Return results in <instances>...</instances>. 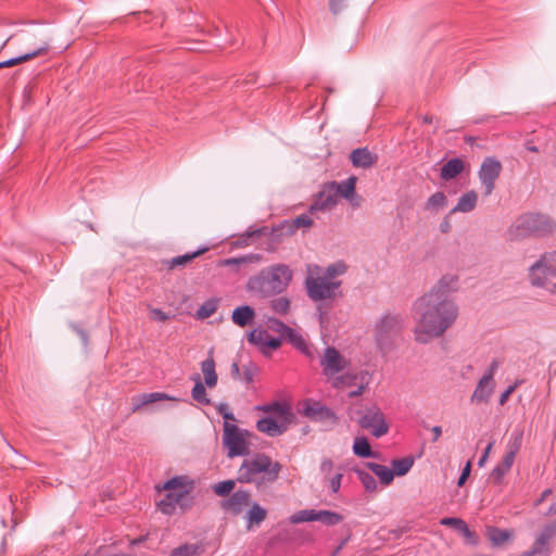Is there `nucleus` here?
Returning a JSON list of instances; mask_svg holds the SVG:
<instances>
[{"label": "nucleus", "mask_w": 556, "mask_h": 556, "mask_svg": "<svg viewBox=\"0 0 556 556\" xmlns=\"http://www.w3.org/2000/svg\"><path fill=\"white\" fill-rule=\"evenodd\" d=\"M346 270V266L344 263H336L332 265H329L324 274V276L328 277L331 280H334L333 278L337 275H342Z\"/></svg>", "instance_id": "nucleus-53"}, {"label": "nucleus", "mask_w": 556, "mask_h": 556, "mask_svg": "<svg viewBox=\"0 0 556 556\" xmlns=\"http://www.w3.org/2000/svg\"><path fill=\"white\" fill-rule=\"evenodd\" d=\"M502 163L493 156H488L482 161L478 170V177L484 188V195H490L495 189V182L502 173Z\"/></svg>", "instance_id": "nucleus-11"}, {"label": "nucleus", "mask_w": 556, "mask_h": 556, "mask_svg": "<svg viewBox=\"0 0 556 556\" xmlns=\"http://www.w3.org/2000/svg\"><path fill=\"white\" fill-rule=\"evenodd\" d=\"M152 315L154 319H157L160 321H166L169 319V316L160 308L152 309Z\"/></svg>", "instance_id": "nucleus-59"}, {"label": "nucleus", "mask_w": 556, "mask_h": 556, "mask_svg": "<svg viewBox=\"0 0 556 556\" xmlns=\"http://www.w3.org/2000/svg\"><path fill=\"white\" fill-rule=\"evenodd\" d=\"M155 489L159 492L165 491L174 495V501L184 510L191 506L189 497L194 489V482L188 476H175L162 485H156Z\"/></svg>", "instance_id": "nucleus-8"}, {"label": "nucleus", "mask_w": 556, "mask_h": 556, "mask_svg": "<svg viewBox=\"0 0 556 556\" xmlns=\"http://www.w3.org/2000/svg\"><path fill=\"white\" fill-rule=\"evenodd\" d=\"M367 467L380 479L384 485H389L394 479V471L384 465L367 463Z\"/></svg>", "instance_id": "nucleus-29"}, {"label": "nucleus", "mask_w": 556, "mask_h": 556, "mask_svg": "<svg viewBox=\"0 0 556 556\" xmlns=\"http://www.w3.org/2000/svg\"><path fill=\"white\" fill-rule=\"evenodd\" d=\"M522 443V432H514L507 443V450L502 460L493 468L491 478L495 482H501L505 475L514 465L516 455L518 454Z\"/></svg>", "instance_id": "nucleus-9"}, {"label": "nucleus", "mask_w": 556, "mask_h": 556, "mask_svg": "<svg viewBox=\"0 0 556 556\" xmlns=\"http://www.w3.org/2000/svg\"><path fill=\"white\" fill-rule=\"evenodd\" d=\"M313 225V219L308 214H301L292 222L285 220V227H287V235H293L295 230L301 227H311Z\"/></svg>", "instance_id": "nucleus-35"}, {"label": "nucleus", "mask_w": 556, "mask_h": 556, "mask_svg": "<svg viewBox=\"0 0 556 556\" xmlns=\"http://www.w3.org/2000/svg\"><path fill=\"white\" fill-rule=\"evenodd\" d=\"M223 443L227 448V456L230 458L248 453L245 439L236 425L224 424Z\"/></svg>", "instance_id": "nucleus-10"}, {"label": "nucleus", "mask_w": 556, "mask_h": 556, "mask_svg": "<svg viewBox=\"0 0 556 556\" xmlns=\"http://www.w3.org/2000/svg\"><path fill=\"white\" fill-rule=\"evenodd\" d=\"M350 160L354 167L368 168L377 162V155L367 148H357L351 152Z\"/></svg>", "instance_id": "nucleus-20"}, {"label": "nucleus", "mask_w": 556, "mask_h": 556, "mask_svg": "<svg viewBox=\"0 0 556 556\" xmlns=\"http://www.w3.org/2000/svg\"><path fill=\"white\" fill-rule=\"evenodd\" d=\"M493 388L494 382L490 381V376H482L471 395V402H488L493 392Z\"/></svg>", "instance_id": "nucleus-22"}, {"label": "nucleus", "mask_w": 556, "mask_h": 556, "mask_svg": "<svg viewBox=\"0 0 556 556\" xmlns=\"http://www.w3.org/2000/svg\"><path fill=\"white\" fill-rule=\"evenodd\" d=\"M316 510L315 509H302L290 516L289 520L293 525L315 521Z\"/></svg>", "instance_id": "nucleus-43"}, {"label": "nucleus", "mask_w": 556, "mask_h": 556, "mask_svg": "<svg viewBox=\"0 0 556 556\" xmlns=\"http://www.w3.org/2000/svg\"><path fill=\"white\" fill-rule=\"evenodd\" d=\"M157 508L165 515H173L178 506V503L174 501V495L166 492L165 496L156 503Z\"/></svg>", "instance_id": "nucleus-41"}, {"label": "nucleus", "mask_w": 556, "mask_h": 556, "mask_svg": "<svg viewBox=\"0 0 556 556\" xmlns=\"http://www.w3.org/2000/svg\"><path fill=\"white\" fill-rule=\"evenodd\" d=\"M267 327L270 330L280 333L281 338H285L288 330L290 329L289 326H287L285 323H282L281 320L277 319V318H269L267 320Z\"/></svg>", "instance_id": "nucleus-51"}, {"label": "nucleus", "mask_w": 556, "mask_h": 556, "mask_svg": "<svg viewBox=\"0 0 556 556\" xmlns=\"http://www.w3.org/2000/svg\"><path fill=\"white\" fill-rule=\"evenodd\" d=\"M292 278L293 273L287 264H274L250 277L247 290L257 298L267 299L286 291Z\"/></svg>", "instance_id": "nucleus-2"}, {"label": "nucleus", "mask_w": 556, "mask_h": 556, "mask_svg": "<svg viewBox=\"0 0 556 556\" xmlns=\"http://www.w3.org/2000/svg\"><path fill=\"white\" fill-rule=\"evenodd\" d=\"M356 180L355 176H351L341 182H331L338 198L346 199L353 206H358L361 202V197L355 194Z\"/></svg>", "instance_id": "nucleus-19"}, {"label": "nucleus", "mask_w": 556, "mask_h": 556, "mask_svg": "<svg viewBox=\"0 0 556 556\" xmlns=\"http://www.w3.org/2000/svg\"><path fill=\"white\" fill-rule=\"evenodd\" d=\"M48 47H41V48H38L31 52H28V53H25V54H22L20 56H16V58H12V59H9L7 61H3V62H0V68H3V67H11V66H15L17 64H21L23 62H27L29 60H33L34 58L36 56H40V55H43L48 52Z\"/></svg>", "instance_id": "nucleus-28"}, {"label": "nucleus", "mask_w": 556, "mask_h": 556, "mask_svg": "<svg viewBox=\"0 0 556 556\" xmlns=\"http://www.w3.org/2000/svg\"><path fill=\"white\" fill-rule=\"evenodd\" d=\"M255 409L266 414L257 420L256 429L268 437L275 438L283 434L294 419L292 406L286 401H273L256 405Z\"/></svg>", "instance_id": "nucleus-4"}, {"label": "nucleus", "mask_w": 556, "mask_h": 556, "mask_svg": "<svg viewBox=\"0 0 556 556\" xmlns=\"http://www.w3.org/2000/svg\"><path fill=\"white\" fill-rule=\"evenodd\" d=\"M530 281L533 286L556 292V251L543 254L530 267Z\"/></svg>", "instance_id": "nucleus-6"}, {"label": "nucleus", "mask_w": 556, "mask_h": 556, "mask_svg": "<svg viewBox=\"0 0 556 556\" xmlns=\"http://www.w3.org/2000/svg\"><path fill=\"white\" fill-rule=\"evenodd\" d=\"M403 327V320L397 315L387 314L376 325V340L382 344L390 337L397 334Z\"/></svg>", "instance_id": "nucleus-17"}, {"label": "nucleus", "mask_w": 556, "mask_h": 556, "mask_svg": "<svg viewBox=\"0 0 556 556\" xmlns=\"http://www.w3.org/2000/svg\"><path fill=\"white\" fill-rule=\"evenodd\" d=\"M343 1L344 0H330L329 7L333 14H338L342 10Z\"/></svg>", "instance_id": "nucleus-60"}, {"label": "nucleus", "mask_w": 556, "mask_h": 556, "mask_svg": "<svg viewBox=\"0 0 556 556\" xmlns=\"http://www.w3.org/2000/svg\"><path fill=\"white\" fill-rule=\"evenodd\" d=\"M446 204V197L443 192L438 191L433 193L428 200H427V208H439L443 207Z\"/></svg>", "instance_id": "nucleus-50"}, {"label": "nucleus", "mask_w": 556, "mask_h": 556, "mask_svg": "<svg viewBox=\"0 0 556 556\" xmlns=\"http://www.w3.org/2000/svg\"><path fill=\"white\" fill-rule=\"evenodd\" d=\"M295 349L301 351L303 354L311 356L308 344L303 339L302 334L294 329L290 328L285 337Z\"/></svg>", "instance_id": "nucleus-31"}, {"label": "nucleus", "mask_w": 556, "mask_h": 556, "mask_svg": "<svg viewBox=\"0 0 556 556\" xmlns=\"http://www.w3.org/2000/svg\"><path fill=\"white\" fill-rule=\"evenodd\" d=\"M198 551L199 546L195 544H182L174 548L170 556H195Z\"/></svg>", "instance_id": "nucleus-49"}, {"label": "nucleus", "mask_w": 556, "mask_h": 556, "mask_svg": "<svg viewBox=\"0 0 556 556\" xmlns=\"http://www.w3.org/2000/svg\"><path fill=\"white\" fill-rule=\"evenodd\" d=\"M392 470L394 471V476H404L406 475L414 465V458L410 456H406L399 459H393L392 463Z\"/></svg>", "instance_id": "nucleus-40"}, {"label": "nucleus", "mask_w": 556, "mask_h": 556, "mask_svg": "<svg viewBox=\"0 0 556 556\" xmlns=\"http://www.w3.org/2000/svg\"><path fill=\"white\" fill-rule=\"evenodd\" d=\"M235 485L236 481L229 479L215 483L212 489L216 495L226 497L231 495L230 493L235 489Z\"/></svg>", "instance_id": "nucleus-45"}, {"label": "nucleus", "mask_w": 556, "mask_h": 556, "mask_svg": "<svg viewBox=\"0 0 556 556\" xmlns=\"http://www.w3.org/2000/svg\"><path fill=\"white\" fill-rule=\"evenodd\" d=\"M170 397L162 392L144 393L139 395L137 399H132V412H137L142 406L163 400H169Z\"/></svg>", "instance_id": "nucleus-27"}, {"label": "nucleus", "mask_w": 556, "mask_h": 556, "mask_svg": "<svg viewBox=\"0 0 556 556\" xmlns=\"http://www.w3.org/2000/svg\"><path fill=\"white\" fill-rule=\"evenodd\" d=\"M516 386H509L500 396V404H504L508 397L510 396V394L514 392Z\"/></svg>", "instance_id": "nucleus-63"}, {"label": "nucleus", "mask_w": 556, "mask_h": 556, "mask_svg": "<svg viewBox=\"0 0 556 556\" xmlns=\"http://www.w3.org/2000/svg\"><path fill=\"white\" fill-rule=\"evenodd\" d=\"M498 366H500V363L496 359L492 361L488 371L483 376H490V381L494 382L493 377H494V374L496 372Z\"/></svg>", "instance_id": "nucleus-61"}, {"label": "nucleus", "mask_w": 556, "mask_h": 556, "mask_svg": "<svg viewBox=\"0 0 556 556\" xmlns=\"http://www.w3.org/2000/svg\"><path fill=\"white\" fill-rule=\"evenodd\" d=\"M342 477V473H336L329 479V488L332 493H337L340 490Z\"/></svg>", "instance_id": "nucleus-55"}, {"label": "nucleus", "mask_w": 556, "mask_h": 556, "mask_svg": "<svg viewBox=\"0 0 556 556\" xmlns=\"http://www.w3.org/2000/svg\"><path fill=\"white\" fill-rule=\"evenodd\" d=\"M556 231V222L543 213L528 212L516 218L509 228L513 239L546 237Z\"/></svg>", "instance_id": "nucleus-5"}, {"label": "nucleus", "mask_w": 556, "mask_h": 556, "mask_svg": "<svg viewBox=\"0 0 556 556\" xmlns=\"http://www.w3.org/2000/svg\"><path fill=\"white\" fill-rule=\"evenodd\" d=\"M457 276L444 275L437 286L414 305L416 340L421 343L442 336L457 318L458 309L448 295L457 289Z\"/></svg>", "instance_id": "nucleus-1"}, {"label": "nucleus", "mask_w": 556, "mask_h": 556, "mask_svg": "<svg viewBox=\"0 0 556 556\" xmlns=\"http://www.w3.org/2000/svg\"><path fill=\"white\" fill-rule=\"evenodd\" d=\"M207 250H208L207 248H202V249H199L195 252L186 253L184 255H179V256L173 257L170 261L166 262V264H167L169 269H174L175 267H178V266H185L187 263H189L193 258L202 255Z\"/></svg>", "instance_id": "nucleus-34"}, {"label": "nucleus", "mask_w": 556, "mask_h": 556, "mask_svg": "<svg viewBox=\"0 0 556 556\" xmlns=\"http://www.w3.org/2000/svg\"><path fill=\"white\" fill-rule=\"evenodd\" d=\"M357 477L367 492H374L377 489V482L374 476L364 470H356Z\"/></svg>", "instance_id": "nucleus-48"}, {"label": "nucleus", "mask_w": 556, "mask_h": 556, "mask_svg": "<svg viewBox=\"0 0 556 556\" xmlns=\"http://www.w3.org/2000/svg\"><path fill=\"white\" fill-rule=\"evenodd\" d=\"M341 281L331 280L320 275V268L314 266L308 268V275L305 279V288L311 300L318 302L332 300L336 298L337 290L340 288Z\"/></svg>", "instance_id": "nucleus-7"}, {"label": "nucleus", "mask_w": 556, "mask_h": 556, "mask_svg": "<svg viewBox=\"0 0 556 556\" xmlns=\"http://www.w3.org/2000/svg\"><path fill=\"white\" fill-rule=\"evenodd\" d=\"M333 469V462L331 459H324L320 464V470L321 472L328 477Z\"/></svg>", "instance_id": "nucleus-58"}, {"label": "nucleus", "mask_w": 556, "mask_h": 556, "mask_svg": "<svg viewBox=\"0 0 556 556\" xmlns=\"http://www.w3.org/2000/svg\"><path fill=\"white\" fill-rule=\"evenodd\" d=\"M192 379L195 381V384L191 391L192 399L200 404L208 405L211 401L207 397L205 386L201 382L200 376L195 375Z\"/></svg>", "instance_id": "nucleus-36"}, {"label": "nucleus", "mask_w": 556, "mask_h": 556, "mask_svg": "<svg viewBox=\"0 0 556 556\" xmlns=\"http://www.w3.org/2000/svg\"><path fill=\"white\" fill-rule=\"evenodd\" d=\"M252 502L251 493L247 490H237L220 502V508L232 516H238L250 506Z\"/></svg>", "instance_id": "nucleus-15"}, {"label": "nucleus", "mask_w": 556, "mask_h": 556, "mask_svg": "<svg viewBox=\"0 0 556 556\" xmlns=\"http://www.w3.org/2000/svg\"><path fill=\"white\" fill-rule=\"evenodd\" d=\"M357 379V376L352 372H345L341 376H338L333 379L332 386L336 389H342L344 387H351L355 384V381Z\"/></svg>", "instance_id": "nucleus-47"}, {"label": "nucleus", "mask_w": 556, "mask_h": 556, "mask_svg": "<svg viewBox=\"0 0 556 556\" xmlns=\"http://www.w3.org/2000/svg\"><path fill=\"white\" fill-rule=\"evenodd\" d=\"M464 169L465 162L462 159H451L441 167L440 176L443 180H451L458 176Z\"/></svg>", "instance_id": "nucleus-24"}, {"label": "nucleus", "mask_w": 556, "mask_h": 556, "mask_svg": "<svg viewBox=\"0 0 556 556\" xmlns=\"http://www.w3.org/2000/svg\"><path fill=\"white\" fill-rule=\"evenodd\" d=\"M230 375L232 379L238 380L241 378L240 366L238 362H232L230 367Z\"/></svg>", "instance_id": "nucleus-62"}, {"label": "nucleus", "mask_w": 556, "mask_h": 556, "mask_svg": "<svg viewBox=\"0 0 556 556\" xmlns=\"http://www.w3.org/2000/svg\"><path fill=\"white\" fill-rule=\"evenodd\" d=\"M300 406V414L312 421H330L331 424L337 421L336 414L320 402L307 399L304 400Z\"/></svg>", "instance_id": "nucleus-13"}, {"label": "nucleus", "mask_w": 556, "mask_h": 556, "mask_svg": "<svg viewBox=\"0 0 556 556\" xmlns=\"http://www.w3.org/2000/svg\"><path fill=\"white\" fill-rule=\"evenodd\" d=\"M343 516L339 513L323 509L316 510L315 521H319L326 526H336L343 521Z\"/></svg>", "instance_id": "nucleus-33"}, {"label": "nucleus", "mask_w": 556, "mask_h": 556, "mask_svg": "<svg viewBox=\"0 0 556 556\" xmlns=\"http://www.w3.org/2000/svg\"><path fill=\"white\" fill-rule=\"evenodd\" d=\"M270 308L280 315H286L290 309V301L286 296L273 299L270 301Z\"/></svg>", "instance_id": "nucleus-46"}, {"label": "nucleus", "mask_w": 556, "mask_h": 556, "mask_svg": "<svg viewBox=\"0 0 556 556\" xmlns=\"http://www.w3.org/2000/svg\"><path fill=\"white\" fill-rule=\"evenodd\" d=\"M201 370L204 376L205 386L214 388L217 384L218 377L215 370L213 350L208 352V357L201 363Z\"/></svg>", "instance_id": "nucleus-23"}, {"label": "nucleus", "mask_w": 556, "mask_h": 556, "mask_svg": "<svg viewBox=\"0 0 556 556\" xmlns=\"http://www.w3.org/2000/svg\"><path fill=\"white\" fill-rule=\"evenodd\" d=\"M478 201V194L476 191L470 190L464 193L456 204V206L451 211V213L462 212V213H468L471 212Z\"/></svg>", "instance_id": "nucleus-26"}, {"label": "nucleus", "mask_w": 556, "mask_h": 556, "mask_svg": "<svg viewBox=\"0 0 556 556\" xmlns=\"http://www.w3.org/2000/svg\"><path fill=\"white\" fill-rule=\"evenodd\" d=\"M353 452L359 457H375L368 440L365 437L356 438L353 444Z\"/></svg>", "instance_id": "nucleus-38"}, {"label": "nucleus", "mask_w": 556, "mask_h": 556, "mask_svg": "<svg viewBox=\"0 0 556 556\" xmlns=\"http://www.w3.org/2000/svg\"><path fill=\"white\" fill-rule=\"evenodd\" d=\"M489 535H490V540L495 545L503 544L509 538V534L506 531L501 530V529H496V528L491 529L490 532H489Z\"/></svg>", "instance_id": "nucleus-52"}, {"label": "nucleus", "mask_w": 556, "mask_h": 556, "mask_svg": "<svg viewBox=\"0 0 556 556\" xmlns=\"http://www.w3.org/2000/svg\"><path fill=\"white\" fill-rule=\"evenodd\" d=\"M263 261V255L257 253H250L240 257H230L222 261L224 266L258 264Z\"/></svg>", "instance_id": "nucleus-32"}, {"label": "nucleus", "mask_w": 556, "mask_h": 556, "mask_svg": "<svg viewBox=\"0 0 556 556\" xmlns=\"http://www.w3.org/2000/svg\"><path fill=\"white\" fill-rule=\"evenodd\" d=\"M491 448H492V443H490V444L485 447V450H484V452H483L482 456L480 457V459H479V462H478V465H479V466H483V465H484V463H485V460H486V458H488V456H489V453H490Z\"/></svg>", "instance_id": "nucleus-64"}, {"label": "nucleus", "mask_w": 556, "mask_h": 556, "mask_svg": "<svg viewBox=\"0 0 556 556\" xmlns=\"http://www.w3.org/2000/svg\"><path fill=\"white\" fill-rule=\"evenodd\" d=\"M219 301L220 300L218 298H211L203 302L197 309L195 317L203 320L214 315L218 308Z\"/></svg>", "instance_id": "nucleus-30"}, {"label": "nucleus", "mask_w": 556, "mask_h": 556, "mask_svg": "<svg viewBox=\"0 0 556 556\" xmlns=\"http://www.w3.org/2000/svg\"><path fill=\"white\" fill-rule=\"evenodd\" d=\"M264 233H267V227H260L255 229H248L245 233H243L236 242L232 243V245L240 248V247H248L249 239L253 237H261Z\"/></svg>", "instance_id": "nucleus-42"}, {"label": "nucleus", "mask_w": 556, "mask_h": 556, "mask_svg": "<svg viewBox=\"0 0 556 556\" xmlns=\"http://www.w3.org/2000/svg\"><path fill=\"white\" fill-rule=\"evenodd\" d=\"M255 319V311L250 305H241L236 307L231 314L232 323L241 328L250 326Z\"/></svg>", "instance_id": "nucleus-21"}, {"label": "nucleus", "mask_w": 556, "mask_h": 556, "mask_svg": "<svg viewBox=\"0 0 556 556\" xmlns=\"http://www.w3.org/2000/svg\"><path fill=\"white\" fill-rule=\"evenodd\" d=\"M556 535V521H553L541 530L532 547L522 556H549V543Z\"/></svg>", "instance_id": "nucleus-14"}, {"label": "nucleus", "mask_w": 556, "mask_h": 556, "mask_svg": "<svg viewBox=\"0 0 556 556\" xmlns=\"http://www.w3.org/2000/svg\"><path fill=\"white\" fill-rule=\"evenodd\" d=\"M358 424L362 428L370 430L371 434L376 438H380L389 431V424L386 420L384 414L376 406L368 408L359 418Z\"/></svg>", "instance_id": "nucleus-12"}, {"label": "nucleus", "mask_w": 556, "mask_h": 556, "mask_svg": "<svg viewBox=\"0 0 556 556\" xmlns=\"http://www.w3.org/2000/svg\"><path fill=\"white\" fill-rule=\"evenodd\" d=\"M338 195L332 184H327L321 191L317 194L314 203L309 206V212L315 211H329L338 203Z\"/></svg>", "instance_id": "nucleus-18"}, {"label": "nucleus", "mask_w": 556, "mask_h": 556, "mask_svg": "<svg viewBox=\"0 0 556 556\" xmlns=\"http://www.w3.org/2000/svg\"><path fill=\"white\" fill-rule=\"evenodd\" d=\"M280 463L273 460L268 455L258 453L245 458L238 469L237 481L252 483L257 489L275 482L281 471Z\"/></svg>", "instance_id": "nucleus-3"}, {"label": "nucleus", "mask_w": 556, "mask_h": 556, "mask_svg": "<svg viewBox=\"0 0 556 556\" xmlns=\"http://www.w3.org/2000/svg\"><path fill=\"white\" fill-rule=\"evenodd\" d=\"M282 344V338H273L268 337L266 344H265V351L268 353V350H276L280 348Z\"/></svg>", "instance_id": "nucleus-56"}, {"label": "nucleus", "mask_w": 556, "mask_h": 556, "mask_svg": "<svg viewBox=\"0 0 556 556\" xmlns=\"http://www.w3.org/2000/svg\"><path fill=\"white\" fill-rule=\"evenodd\" d=\"M286 230H287V227H285V222H283L270 230L267 228V233H264L263 236H267L270 239L271 243L274 245H277L283 240L285 237L290 236V235H287Z\"/></svg>", "instance_id": "nucleus-44"}, {"label": "nucleus", "mask_w": 556, "mask_h": 556, "mask_svg": "<svg viewBox=\"0 0 556 556\" xmlns=\"http://www.w3.org/2000/svg\"><path fill=\"white\" fill-rule=\"evenodd\" d=\"M267 517V511L258 503L254 502L250 504L249 510L245 515L247 528L251 529L253 526H258Z\"/></svg>", "instance_id": "nucleus-25"}, {"label": "nucleus", "mask_w": 556, "mask_h": 556, "mask_svg": "<svg viewBox=\"0 0 556 556\" xmlns=\"http://www.w3.org/2000/svg\"><path fill=\"white\" fill-rule=\"evenodd\" d=\"M440 523L442 526L453 527L467 538H470L472 535V532L469 530L467 523L460 518L445 517L440 520Z\"/></svg>", "instance_id": "nucleus-39"}, {"label": "nucleus", "mask_w": 556, "mask_h": 556, "mask_svg": "<svg viewBox=\"0 0 556 556\" xmlns=\"http://www.w3.org/2000/svg\"><path fill=\"white\" fill-rule=\"evenodd\" d=\"M269 337V333L267 330L265 329H253L249 334H248V341L251 343V344H254L256 346H258L261 349V351L266 354V351H265V344H266V341Z\"/></svg>", "instance_id": "nucleus-37"}, {"label": "nucleus", "mask_w": 556, "mask_h": 556, "mask_svg": "<svg viewBox=\"0 0 556 556\" xmlns=\"http://www.w3.org/2000/svg\"><path fill=\"white\" fill-rule=\"evenodd\" d=\"M258 372V367L250 362L247 366L243 367V380L245 383H252L254 381L255 376Z\"/></svg>", "instance_id": "nucleus-54"}, {"label": "nucleus", "mask_w": 556, "mask_h": 556, "mask_svg": "<svg viewBox=\"0 0 556 556\" xmlns=\"http://www.w3.org/2000/svg\"><path fill=\"white\" fill-rule=\"evenodd\" d=\"M323 371L328 377H333L338 372L345 369L349 362L340 354L338 350L332 346H328L325 350V354L320 359Z\"/></svg>", "instance_id": "nucleus-16"}, {"label": "nucleus", "mask_w": 556, "mask_h": 556, "mask_svg": "<svg viewBox=\"0 0 556 556\" xmlns=\"http://www.w3.org/2000/svg\"><path fill=\"white\" fill-rule=\"evenodd\" d=\"M470 470H471V463H470V462H468V463L466 464V466L464 467V469H463V471H462L460 477L458 478V481H457V485H458V486H462V485H464V484H465V482H466L467 478H468V477H469V475H470Z\"/></svg>", "instance_id": "nucleus-57"}]
</instances>
